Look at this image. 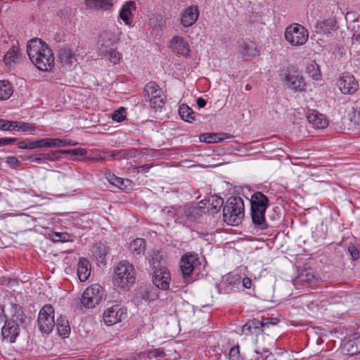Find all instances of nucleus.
Instances as JSON below:
<instances>
[{
	"instance_id": "48",
	"label": "nucleus",
	"mask_w": 360,
	"mask_h": 360,
	"mask_svg": "<svg viewBox=\"0 0 360 360\" xmlns=\"http://www.w3.org/2000/svg\"><path fill=\"white\" fill-rule=\"evenodd\" d=\"M352 347H355L352 352V354L360 353V335L352 340Z\"/></svg>"
},
{
	"instance_id": "7",
	"label": "nucleus",
	"mask_w": 360,
	"mask_h": 360,
	"mask_svg": "<svg viewBox=\"0 0 360 360\" xmlns=\"http://www.w3.org/2000/svg\"><path fill=\"white\" fill-rule=\"evenodd\" d=\"M278 321V319L276 318H262L261 321L253 319L247 321L242 326V333L245 335H258L264 330L265 328H269L270 325L274 326Z\"/></svg>"
},
{
	"instance_id": "26",
	"label": "nucleus",
	"mask_w": 360,
	"mask_h": 360,
	"mask_svg": "<svg viewBox=\"0 0 360 360\" xmlns=\"http://www.w3.org/2000/svg\"><path fill=\"white\" fill-rule=\"evenodd\" d=\"M21 53L18 46H13L4 56V61L6 65L12 66L21 61Z\"/></svg>"
},
{
	"instance_id": "4",
	"label": "nucleus",
	"mask_w": 360,
	"mask_h": 360,
	"mask_svg": "<svg viewBox=\"0 0 360 360\" xmlns=\"http://www.w3.org/2000/svg\"><path fill=\"white\" fill-rule=\"evenodd\" d=\"M113 283L117 288L129 290L135 283L136 271L134 265L122 260L114 267Z\"/></svg>"
},
{
	"instance_id": "41",
	"label": "nucleus",
	"mask_w": 360,
	"mask_h": 360,
	"mask_svg": "<svg viewBox=\"0 0 360 360\" xmlns=\"http://www.w3.org/2000/svg\"><path fill=\"white\" fill-rule=\"evenodd\" d=\"M105 56L108 57V60L113 64H117L120 63L121 59V53L117 51L115 49H108V53Z\"/></svg>"
},
{
	"instance_id": "40",
	"label": "nucleus",
	"mask_w": 360,
	"mask_h": 360,
	"mask_svg": "<svg viewBox=\"0 0 360 360\" xmlns=\"http://www.w3.org/2000/svg\"><path fill=\"white\" fill-rule=\"evenodd\" d=\"M63 154V150H58L56 151H51L49 153H41L43 162L46 160L49 161H56L62 158Z\"/></svg>"
},
{
	"instance_id": "36",
	"label": "nucleus",
	"mask_w": 360,
	"mask_h": 360,
	"mask_svg": "<svg viewBox=\"0 0 360 360\" xmlns=\"http://www.w3.org/2000/svg\"><path fill=\"white\" fill-rule=\"evenodd\" d=\"M108 252V248L103 243L97 244L94 249L93 254L97 261L103 262Z\"/></svg>"
},
{
	"instance_id": "12",
	"label": "nucleus",
	"mask_w": 360,
	"mask_h": 360,
	"mask_svg": "<svg viewBox=\"0 0 360 360\" xmlns=\"http://www.w3.org/2000/svg\"><path fill=\"white\" fill-rule=\"evenodd\" d=\"M126 316L127 309L116 304L104 311L103 319L107 326H112L122 321Z\"/></svg>"
},
{
	"instance_id": "6",
	"label": "nucleus",
	"mask_w": 360,
	"mask_h": 360,
	"mask_svg": "<svg viewBox=\"0 0 360 360\" xmlns=\"http://www.w3.org/2000/svg\"><path fill=\"white\" fill-rule=\"evenodd\" d=\"M54 312L53 307L49 304L44 305L40 309L37 317V326L42 333L49 335L53 330L56 325Z\"/></svg>"
},
{
	"instance_id": "22",
	"label": "nucleus",
	"mask_w": 360,
	"mask_h": 360,
	"mask_svg": "<svg viewBox=\"0 0 360 360\" xmlns=\"http://www.w3.org/2000/svg\"><path fill=\"white\" fill-rule=\"evenodd\" d=\"M58 60L65 68L75 65L77 59L74 53L69 49H61L58 54Z\"/></svg>"
},
{
	"instance_id": "18",
	"label": "nucleus",
	"mask_w": 360,
	"mask_h": 360,
	"mask_svg": "<svg viewBox=\"0 0 360 360\" xmlns=\"http://www.w3.org/2000/svg\"><path fill=\"white\" fill-rule=\"evenodd\" d=\"M200 12L197 6H190L186 8L181 15V24L184 27L193 25L198 19Z\"/></svg>"
},
{
	"instance_id": "60",
	"label": "nucleus",
	"mask_w": 360,
	"mask_h": 360,
	"mask_svg": "<svg viewBox=\"0 0 360 360\" xmlns=\"http://www.w3.org/2000/svg\"><path fill=\"white\" fill-rule=\"evenodd\" d=\"M323 24H324L325 25H330V27H331V29H333V28H335V24H336V22H335V20H333L329 19V20H326L323 22Z\"/></svg>"
},
{
	"instance_id": "55",
	"label": "nucleus",
	"mask_w": 360,
	"mask_h": 360,
	"mask_svg": "<svg viewBox=\"0 0 360 360\" xmlns=\"http://www.w3.org/2000/svg\"><path fill=\"white\" fill-rule=\"evenodd\" d=\"M127 158H132L137 156L139 151L136 148L126 149Z\"/></svg>"
},
{
	"instance_id": "25",
	"label": "nucleus",
	"mask_w": 360,
	"mask_h": 360,
	"mask_svg": "<svg viewBox=\"0 0 360 360\" xmlns=\"http://www.w3.org/2000/svg\"><path fill=\"white\" fill-rule=\"evenodd\" d=\"M117 41L111 37L108 32H103L99 36L98 44L101 45L99 48V53L101 56H105L108 53V48L114 46Z\"/></svg>"
},
{
	"instance_id": "10",
	"label": "nucleus",
	"mask_w": 360,
	"mask_h": 360,
	"mask_svg": "<svg viewBox=\"0 0 360 360\" xmlns=\"http://www.w3.org/2000/svg\"><path fill=\"white\" fill-rule=\"evenodd\" d=\"M200 215V209L186 204L178 207L176 222L186 226H190L197 220Z\"/></svg>"
},
{
	"instance_id": "34",
	"label": "nucleus",
	"mask_w": 360,
	"mask_h": 360,
	"mask_svg": "<svg viewBox=\"0 0 360 360\" xmlns=\"http://www.w3.org/2000/svg\"><path fill=\"white\" fill-rule=\"evenodd\" d=\"M179 113L181 119L186 122H193L195 120L194 112L187 105H180Z\"/></svg>"
},
{
	"instance_id": "21",
	"label": "nucleus",
	"mask_w": 360,
	"mask_h": 360,
	"mask_svg": "<svg viewBox=\"0 0 360 360\" xmlns=\"http://www.w3.org/2000/svg\"><path fill=\"white\" fill-rule=\"evenodd\" d=\"M238 51L244 58L255 57L259 53L256 44L250 41H243L238 46Z\"/></svg>"
},
{
	"instance_id": "11",
	"label": "nucleus",
	"mask_w": 360,
	"mask_h": 360,
	"mask_svg": "<svg viewBox=\"0 0 360 360\" xmlns=\"http://www.w3.org/2000/svg\"><path fill=\"white\" fill-rule=\"evenodd\" d=\"M241 281L238 274H229L222 277L219 283L216 284V288L220 294H229L239 288Z\"/></svg>"
},
{
	"instance_id": "63",
	"label": "nucleus",
	"mask_w": 360,
	"mask_h": 360,
	"mask_svg": "<svg viewBox=\"0 0 360 360\" xmlns=\"http://www.w3.org/2000/svg\"><path fill=\"white\" fill-rule=\"evenodd\" d=\"M358 39L359 40H360V34L358 36Z\"/></svg>"
},
{
	"instance_id": "47",
	"label": "nucleus",
	"mask_w": 360,
	"mask_h": 360,
	"mask_svg": "<svg viewBox=\"0 0 360 360\" xmlns=\"http://www.w3.org/2000/svg\"><path fill=\"white\" fill-rule=\"evenodd\" d=\"M347 251L349 252L353 260H356L359 259V251L354 245H349L347 248Z\"/></svg>"
},
{
	"instance_id": "33",
	"label": "nucleus",
	"mask_w": 360,
	"mask_h": 360,
	"mask_svg": "<svg viewBox=\"0 0 360 360\" xmlns=\"http://www.w3.org/2000/svg\"><path fill=\"white\" fill-rule=\"evenodd\" d=\"M13 89L11 84L6 80L0 81V101L8 99L13 94Z\"/></svg>"
},
{
	"instance_id": "5",
	"label": "nucleus",
	"mask_w": 360,
	"mask_h": 360,
	"mask_svg": "<svg viewBox=\"0 0 360 360\" xmlns=\"http://www.w3.org/2000/svg\"><path fill=\"white\" fill-rule=\"evenodd\" d=\"M143 96L150 107L155 110H160L165 105V96L162 89L155 82H148L144 87Z\"/></svg>"
},
{
	"instance_id": "17",
	"label": "nucleus",
	"mask_w": 360,
	"mask_h": 360,
	"mask_svg": "<svg viewBox=\"0 0 360 360\" xmlns=\"http://www.w3.org/2000/svg\"><path fill=\"white\" fill-rule=\"evenodd\" d=\"M20 326L18 322L13 319L6 320L1 328V335L4 339H9L11 342H15L20 334Z\"/></svg>"
},
{
	"instance_id": "42",
	"label": "nucleus",
	"mask_w": 360,
	"mask_h": 360,
	"mask_svg": "<svg viewBox=\"0 0 360 360\" xmlns=\"http://www.w3.org/2000/svg\"><path fill=\"white\" fill-rule=\"evenodd\" d=\"M15 121L0 119V130L11 131H15Z\"/></svg>"
},
{
	"instance_id": "15",
	"label": "nucleus",
	"mask_w": 360,
	"mask_h": 360,
	"mask_svg": "<svg viewBox=\"0 0 360 360\" xmlns=\"http://www.w3.org/2000/svg\"><path fill=\"white\" fill-rule=\"evenodd\" d=\"M284 82L290 89L294 91H304L306 84L304 77L297 71H287L285 74Z\"/></svg>"
},
{
	"instance_id": "9",
	"label": "nucleus",
	"mask_w": 360,
	"mask_h": 360,
	"mask_svg": "<svg viewBox=\"0 0 360 360\" xmlns=\"http://www.w3.org/2000/svg\"><path fill=\"white\" fill-rule=\"evenodd\" d=\"M103 290L99 284H93L83 292L81 303L85 308H94L103 298Z\"/></svg>"
},
{
	"instance_id": "31",
	"label": "nucleus",
	"mask_w": 360,
	"mask_h": 360,
	"mask_svg": "<svg viewBox=\"0 0 360 360\" xmlns=\"http://www.w3.org/2000/svg\"><path fill=\"white\" fill-rule=\"evenodd\" d=\"M305 72L314 80H320L321 79L319 65L314 60H310L306 65Z\"/></svg>"
},
{
	"instance_id": "29",
	"label": "nucleus",
	"mask_w": 360,
	"mask_h": 360,
	"mask_svg": "<svg viewBox=\"0 0 360 360\" xmlns=\"http://www.w3.org/2000/svg\"><path fill=\"white\" fill-rule=\"evenodd\" d=\"M129 250L134 255H143L146 251V241L143 238H136L129 244Z\"/></svg>"
},
{
	"instance_id": "14",
	"label": "nucleus",
	"mask_w": 360,
	"mask_h": 360,
	"mask_svg": "<svg viewBox=\"0 0 360 360\" xmlns=\"http://www.w3.org/2000/svg\"><path fill=\"white\" fill-rule=\"evenodd\" d=\"M198 263V255L193 252H187L181 256L179 265L183 277L187 280L193 273L195 266Z\"/></svg>"
},
{
	"instance_id": "28",
	"label": "nucleus",
	"mask_w": 360,
	"mask_h": 360,
	"mask_svg": "<svg viewBox=\"0 0 360 360\" xmlns=\"http://www.w3.org/2000/svg\"><path fill=\"white\" fill-rule=\"evenodd\" d=\"M316 278L311 269H305L301 271L297 278L294 281V285H297L300 283L303 285H312L315 283Z\"/></svg>"
},
{
	"instance_id": "51",
	"label": "nucleus",
	"mask_w": 360,
	"mask_h": 360,
	"mask_svg": "<svg viewBox=\"0 0 360 360\" xmlns=\"http://www.w3.org/2000/svg\"><path fill=\"white\" fill-rule=\"evenodd\" d=\"M18 141L16 138H0V147L6 145H11Z\"/></svg>"
},
{
	"instance_id": "57",
	"label": "nucleus",
	"mask_w": 360,
	"mask_h": 360,
	"mask_svg": "<svg viewBox=\"0 0 360 360\" xmlns=\"http://www.w3.org/2000/svg\"><path fill=\"white\" fill-rule=\"evenodd\" d=\"M243 286L247 289H250L252 285V281L248 277H245L242 281Z\"/></svg>"
},
{
	"instance_id": "30",
	"label": "nucleus",
	"mask_w": 360,
	"mask_h": 360,
	"mask_svg": "<svg viewBox=\"0 0 360 360\" xmlns=\"http://www.w3.org/2000/svg\"><path fill=\"white\" fill-rule=\"evenodd\" d=\"M55 326L57 328L58 334L64 338L67 337L70 332L69 322L65 316H60L56 321Z\"/></svg>"
},
{
	"instance_id": "3",
	"label": "nucleus",
	"mask_w": 360,
	"mask_h": 360,
	"mask_svg": "<svg viewBox=\"0 0 360 360\" xmlns=\"http://www.w3.org/2000/svg\"><path fill=\"white\" fill-rule=\"evenodd\" d=\"M245 216L243 200L238 196H231L227 199L223 207L224 221L231 226L240 224Z\"/></svg>"
},
{
	"instance_id": "56",
	"label": "nucleus",
	"mask_w": 360,
	"mask_h": 360,
	"mask_svg": "<svg viewBox=\"0 0 360 360\" xmlns=\"http://www.w3.org/2000/svg\"><path fill=\"white\" fill-rule=\"evenodd\" d=\"M18 162L19 161H18V158L15 156H8L6 159V162L8 165H15L18 163Z\"/></svg>"
},
{
	"instance_id": "27",
	"label": "nucleus",
	"mask_w": 360,
	"mask_h": 360,
	"mask_svg": "<svg viewBox=\"0 0 360 360\" xmlns=\"http://www.w3.org/2000/svg\"><path fill=\"white\" fill-rule=\"evenodd\" d=\"M231 137L232 136L227 133H207L201 134L200 136V140L201 142L219 143Z\"/></svg>"
},
{
	"instance_id": "50",
	"label": "nucleus",
	"mask_w": 360,
	"mask_h": 360,
	"mask_svg": "<svg viewBox=\"0 0 360 360\" xmlns=\"http://www.w3.org/2000/svg\"><path fill=\"white\" fill-rule=\"evenodd\" d=\"M109 181L112 185L120 187L124 184V180L122 178L117 177L115 175H112Z\"/></svg>"
},
{
	"instance_id": "1",
	"label": "nucleus",
	"mask_w": 360,
	"mask_h": 360,
	"mask_svg": "<svg viewBox=\"0 0 360 360\" xmlns=\"http://www.w3.org/2000/svg\"><path fill=\"white\" fill-rule=\"evenodd\" d=\"M27 53L33 64L41 71H50L55 65L52 51L40 39L30 40L27 46Z\"/></svg>"
},
{
	"instance_id": "39",
	"label": "nucleus",
	"mask_w": 360,
	"mask_h": 360,
	"mask_svg": "<svg viewBox=\"0 0 360 360\" xmlns=\"http://www.w3.org/2000/svg\"><path fill=\"white\" fill-rule=\"evenodd\" d=\"M50 239L56 243V242H68L70 241L71 236L68 233H59V232H52L49 233Z\"/></svg>"
},
{
	"instance_id": "19",
	"label": "nucleus",
	"mask_w": 360,
	"mask_h": 360,
	"mask_svg": "<svg viewBox=\"0 0 360 360\" xmlns=\"http://www.w3.org/2000/svg\"><path fill=\"white\" fill-rule=\"evenodd\" d=\"M170 48L176 55L186 56L190 51L188 42L181 37L174 36L170 40Z\"/></svg>"
},
{
	"instance_id": "53",
	"label": "nucleus",
	"mask_w": 360,
	"mask_h": 360,
	"mask_svg": "<svg viewBox=\"0 0 360 360\" xmlns=\"http://www.w3.org/2000/svg\"><path fill=\"white\" fill-rule=\"evenodd\" d=\"M18 147L20 149H30L31 150V141L24 140L18 143Z\"/></svg>"
},
{
	"instance_id": "13",
	"label": "nucleus",
	"mask_w": 360,
	"mask_h": 360,
	"mask_svg": "<svg viewBox=\"0 0 360 360\" xmlns=\"http://www.w3.org/2000/svg\"><path fill=\"white\" fill-rule=\"evenodd\" d=\"M337 86L343 94H353L359 89V83L354 77L349 73H342L337 81Z\"/></svg>"
},
{
	"instance_id": "61",
	"label": "nucleus",
	"mask_w": 360,
	"mask_h": 360,
	"mask_svg": "<svg viewBox=\"0 0 360 360\" xmlns=\"http://www.w3.org/2000/svg\"><path fill=\"white\" fill-rule=\"evenodd\" d=\"M354 120L358 124H360V109L356 111L354 115Z\"/></svg>"
},
{
	"instance_id": "62",
	"label": "nucleus",
	"mask_w": 360,
	"mask_h": 360,
	"mask_svg": "<svg viewBox=\"0 0 360 360\" xmlns=\"http://www.w3.org/2000/svg\"><path fill=\"white\" fill-rule=\"evenodd\" d=\"M250 89H251V86H250V84H247V85L245 86V90L249 91V90H250Z\"/></svg>"
},
{
	"instance_id": "23",
	"label": "nucleus",
	"mask_w": 360,
	"mask_h": 360,
	"mask_svg": "<svg viewBox=\"0 0 360 360\" xmlns=\"http://www.w3.org/2000/svg\"><path fill=\"white\" fill-rule=\"evenodd\" d=\"M91 274V264L88 259L80 258L77 264V276L81 282L86 281Z\"/></svg>"
},
{
	"instance_id": "44",
	"label": "nucleus",
	"mask_w": 360,
	"mask_h": 360,
	"mask_svg": "<svg viewBox=\"0 0 360 360\" xmlns=\"http://www.w3.org/2000/svg\"><path fill=\"white\" fill-rule=\"evenodd\" d=\"M124 112V108L120 107L112 113L111 117L114 121L121 122L125 119Z\"/></svg>"
},
{
	"instance_id": "37",
	"label": "nucleus",
	"mask_w": 360,
	"mask_h": 360,
	"mask_svg": "<svg viewBox=\"0 0 360 360\" xmlns=\"http://www.w3.org/2000/svg\"><path fill=\"white\" fill-rule=\"evenodd\" d=\"M37 129V127L33 124L28 122H25L22 121H15V131H21L22 132H32L35 131Z\"/></svg>"
},
{
	"instance_id": "16",
	"label": "nucleus",
	"mask_w": 360,
	"mask_h": 360,
	"mask_svg": "<svg viewBox=\"0 0 360 360\" xmlns=\"http://www.w3.org/2000/svg\"><path fill=\"white\" fill-rule=\"evenodd\" d=\"M170 274L166 267H160L154 271L153 283L160 289L167 290L169 287Z\"/></svg>"
},
{
	"instance_id": "58",
	"label": "nucleus",
	"mask_w": 360,
	"mask_h": 360,
	"mask_svg": "<svg viewBox=\"0 0 360 360\" xmlns=\"http://www.w3.org/2000/svg\"><path fill=\"white\" fill-rule=\"evenodd\" d=\"M153 165L151 164H146L136 167L137 172H142L143 170H148L151 168Z\"/></svg>"
},
{
	"instance_id": "8",
	"label": "nucleus",
	"mask_w": 360,
	"mask_h": 360,
	"mask_svg": "<svg viewBox=\"0 0 360 360\" xmlns=\"http://www.w3.org/2000/svg\"><path fill=\"white\" fill-rule=\"evenodd\" d=\"M309 32L303 26L292 24L288 27L285 32V39L292 46H301L308 40Z\"/></svg>"
},
{
	"instance_id": "2",
	"label": "nucleus",
	"mask_w": 360,
	"mask_h": 360,
	"mask_svg": "<svg viewBox=\"0 0 360 360\" xmlns=\"http://www.w3.org/2000/svg\"><path fill=\"white\" fill-rule=\"evenodd\" d=\"M251 218L254 229L264 231L268 228L265 213L269 206V200L262 192L257 191L252 194L250 200Z\"/></svg>"
},
{
	"instance_id": "43",
	"label": "nucleus",
	"mask_w": 360,
	"mask_h": 360,
	"mask_svg": "<svg viewBox=\"0 0 360 360\" xmlns=\"http://www.w3.org/2000/svg\"><path fill=\"white\" fill-rule=\"evenodd\" d=\"M43 148H49L48 138L31 141V150Z\"/></svg>"
},
{
	"instance_id": "52",
	"label": "nucleus",
	"mask_w": 360,
	"mask_h": 360,
	"mask_svg": "<svg viewBox=\"0 0 360 360\" xmlns=\"http://www.w3.org/2000/svg\"><path fill=\"white\" fill-rule=\"evenodd\" d=\"M126 149H122L119 150H115L112 152V157H117L120 159L127 158Z\"/></svg>"
},
{
	"instance_id": "46",
	"label": "nucleus",
	"mask_w": 360,
	"mask_h": 360,
	"mask_svg": "<svg viewBox=\"0 0 360 360\" xmlns=\"http://www.w3.org/2000/svg\"><path fill=\"white\" fill-rule=\"evenodd\" d=\"M229 360H241L239 346L233 347L229 352Z\"/></svg>"
},
{
	"instance_id": "38",
	"label": "nucleus",
	"mask_w": 360,
	"mask_h": 360,
	"mask_svg": "<svg viewBox=\"0 0 360 360\" xmlns=\"http://www.w3.org/2000/svg\"><path fill=\"white\" fill-rule=\"evenodd\" d=\"M86 4L90 8H108L112 4L108 0H86Z\"/></svg>"
},
{
	"instance_id": "45",
	"label": "nucleus",
	"mask_w": 360,
	"mask_h": 360,
	"mask_svg": "<svg viewBox=\"0 0 360 360\" xmlns=\"http://www.w3.org/2000/svg\"><path fill=\"white\" fill-rule=\"evenodd\" d=\"M63 154H70L77 156H84L87 154V150L85 148H75L69 150H63Z\"/></svg>"
},
{
	"instance_id": "32",
	"label": "nucleus",
	"mask_w": 360,
	"mask_h": 360,
	"mask_svg": "<svg viewBox=\"0 0 360 360\" xmlns=\"http://www.w3.org/2000/svg\"><path fill=\"white\" fill-rule=\"evenodd\" d=\"M49 148H60L69 146H76L77 142L70 139H61L58 138H48Z\"/></svg>"
},
{
	"instance_id": "59",
	"label": "nucleus",
	"mask_w": 360,
	"mask_h": 360,
	"mask_svg": "<svg viewBox=\"0 0 360 360\" xmlns=\"http://www.w3.org/2000/svg\"><path fill=\"white\" fill-rule=\"evenodd\" d=\"M206 101L202 98H198L197 99V105L199 108H204L206 105Z\"/></svg>"
},
{
	"instance_id": "49",
	"label": "nucleus",
	"mask_w": 360,
	"mask_h": 360,
	"mask_svg": "<svg viewBox=\"0 0 360 360\" xmlns=\"http://www.w3.org/2000/svg\"><path fill=\"white\" fill-rule=\"evenodd\" d=\"M22 158L23 160H30V162H37L39 164L43 163L42 158L36 157L34 155L24 156Z\"/></svg>"
},
{
	"instance_id": "54",
	"label": "nucleus",
	"mask_w": 360,
	"mask_h": 360,
	"mask_svg": "<svg viewBox=\"0 0 360 360\" xmlns=\"http://www.w3.org/2000/svg\"><path fill=\"white\" fill-rule=\"evenodd\" d=\"M178 207H171L167 210V214L176 221Z\"/></svg>"
},
{
	"instance_id": "24",
	"label": "nucleus",
	"mask_w": 360,
	"mask_h": 360,
	"mask_svg": "<svg viewBox=\"0 0 360 360\" xmlns=\"http://www.w3.org/2000/svg\"><path fill=\"white\" fill-rule=\"evenodd\" d=\"M136 10V4L134 1L127 2L122 8L120 12V17L127 25H130L132 22V11Z\"/></svg>"
},
{
	"instance_id": "35",
	"label": "nucleus",
	"mask_w": 360,
	"mask_h": 360,
	"mask_svg": "<svg viewBox=\"0 0 360 360\" xmlns=\"http://www.w3.org/2000/svg\"><path fill=\"white\" fill-rule=\"evenodd\" d=\"M210 204L208 209L213 213H217L219 211L221 207L224 204V200L222 198L217 195L210 196L208 199Z\"/></svg>"
},
{
	"instance_id": "20",
	"label": "nucleus",
	"mask_w": 360,
	"mask_h": 360,
	"mask_svg": "<svg viewBox=\"0 0 360 360\" xmlns=\"http://www.w3.org/2000/svg\"><path fill=\"white\" fill-rule=\"evenodd\" d=\"M307 118L308 122L313 125L314 127L318 129H323L328 126V120L323 115L319 113L316 110H310L307 112Z\"/></svg>"
}]
</instances>
